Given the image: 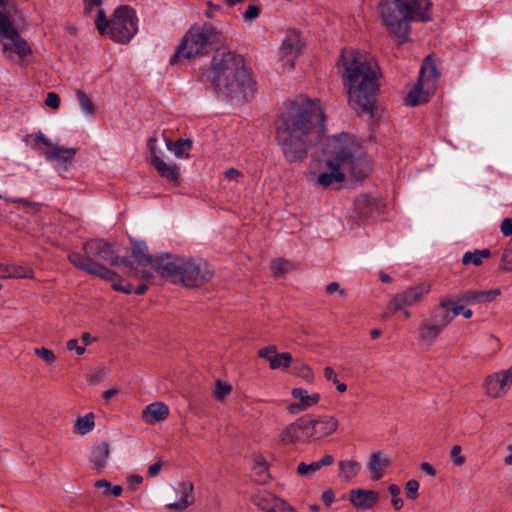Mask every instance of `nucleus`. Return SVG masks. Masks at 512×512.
<instances>
[{
    "mask_svg": "<svg viewBox=\"0 0 512 512\" xmlns=\"http://www.w3.org/2000/svg\"><path fill=\"white\" fill-rule=\"evenodd\" d=\"M325 114L319 99L299 94L284 102L275 121V139L289 163L302 162L324 133Z\"/></svg>",
    "mask_w": 512,
    "mask_h": 512,
    "instance_id": "nucleus-1",
    "label": "nucleus"
},
{
    "mask_svg": "<svg viewBox=\"0 0 512 512\" xmlns=\"http://www.w3.org/2000/svg\"><path fill=\"white\" fill-rule=\"evenodd\" d=\"M204 78L214 92L238 102H248L256 92L252 70L246 65L244 57L236 52H216L209 68L201 75V80Z\"/></svg>",
    "mask_w": 512,
    "mask_h": 512,
    "instance_id": "nucleus-2",
    "label": "nucleus"
},
{
    "mask_svg": "<svg viewBox=\"0 0 512 512\" xmlns=\"http://www.w3.org/2000/svg\"><path fill=\"white\" fill-rule=\"evenodd\" d=\"M339 65L342 79L347 87L349 104L360 112L373 115L378 85V65L366 55L352 49L341 51Z\"/></svg>",
    "mask_w": 512,
    "mask_h": 512,
    "instance_id": "nucleus-3",
    "label": "nucleus"
},
{
    "mask_svg": "<svg viewBox=\"0 0 512 512\" xmlns=\"http://www.w3.org/2000/svg\"><path fill=\"white\" fill-rule=\"evenodd\" d=\"M431 0H393L382 3L379 13L389 33L394 35L399 44L409 41L411 21H430Z\"/></svg>",
    "mask_w": 512,
    "mask_h": 512,
    "instance_id": "nucleus-4",
    "label": "nucleus"
},
{
    "mask_svg": "<svg viewBox=\"0 0 512 512\" xmlns=\"http://www.w3.org/2000/svg\"><path fill=\"white\" fill-rule=\"evenodd\" d=\"M157 272L174 284L188 288H198L209 282L213 271L201 258H185L163 254L157 262Z\"/></svg>",
    "mask_w": 512,
    "mask_h": 512,
    "instance_id": "nucleus-5",
    "label": "nucleus"
},
{
    "mask_svg": "<svg viewBox=\"0 0 512 512\" xmlns=\"http://www.w3.org/2000/svg\"><path fill=\"white\" fill-rule=\"evenodd\" d=\"M83 254L71 252L68 254L69 262L77 269L99 277L107 281H115L119 278L118 274L95 259H100L112 266H117L120 262L118 252L114 247L103 239H90L83 243Z\"/></svg>",
    "mask_w": 512,
    "mask_h": 512,
    "instance_id": "nucleus-6",
    "label": "nucleus"
},
{
    "mask_svg": "<svg viewBox=\"0 0 512 512\" xmlns=\"http://www.w3.org/2000/svg\"><path fill=\"white\" fill-rule=\"evenodd\" d=\"M222 40V33L212 24H194L182 37L169 62L171 65H176L205 56L213 45L221 44Z\"/></svg>",
    "mask_w": 512,
    "mask_h": 512,
    "instance_id": "nucleus-7",
    "label": "nucleus"
},
{
    "mask_svg": "<svg viewBox=\"0 0 512 512\" xmlns=\"http://www.w3.org/2000/svg\"><path fill=\"white\" fill-rule=\"evenodd\" d=\"M138 19L134 9L128 6L116 8L113 18L107 20L103 9L97 10L96 28L100 34L107 33L117 43L127 44L138 32Z\"/></svg>",
    "mask_w": 512,
    "mask_h": 512,
    "instance_id": "nucleus-8",
    "label": "nucleus"
},
{
    "mask_svg": "<svg viewBox=\"0 0 512 512\" xmlns=\"http://www.w3.org/2000/svg\"><path fill=\"white\" fill-rule=\"evenodd\" d=\"M341 154L339 145L323 160H317L311 164L308 180L316 186L328 188L334 183H342L345 180L341 166Z\"/></svg>",
    "mask_w": 512,
    "mask_h": 512,
    "instance_id": "nucleus-9",
    "label": "nucleus"
},
{
    "mask_svg": "<svg viewBox=\"0 0 512 512\" xmlns=\"http://www.w3.org/2000/svg\"><path fill=\"white\" fill-rule=\"evenodd\" d=\"M453 299L449 296H442L439 305L434 308L430 317L422 320L419 326V339L427 344L433 343L444 329L452 322L453 316L449 307Z\"/></svg>",
    "mask_w": 512,
    "mask_h": 512,
    "instance_id": "nucleus-10",
    "label": "nucleus"
},
{
    "mask_svg": "<svg viewBox=\"0 0 512 512\" xmlns=\"http://www.w3.org/2000/svg\"><path fill=\"white\" fill-rule=\"evenodd\" d=\"M439 72L435 61L431 55H428L419 72V78L414 89H412L406 98V103L410 106H417L428 102L436 90Z\"/></svg>",
    "mask_w": 512,
    "mask_h": 512,
    "instance_id": "nucleus-11",
    "label": "nucleus"
},
{
    "mask_svg": "<svg viewBox=\"0 0 512 512\" xmlns=\"http://www.w3.org/2000/svg\"><path fill=\"white\" fill-rule=\"evenodd\" d=\"M341 166L344 176L348 173L356 181L362 182L371 172L372 165L361 148L355 143L339 145Z\"/></svg>",
    "mask_w": 512,
    "mask_h": 512,
    "instance_id": "nucleus-12",
    "label": "nucleus"
},
{
    "mask_svg": "<svg viewBox=\"0 0 512 512\" xmlns=\"http://www.w3.org/2000/svg\"><path fill=\"white\" fill-rule=\"evenodd\" d=\"M0 34L4 52L14 51L20 58H24L32 53L27 41L20 36L9 17L1 11Z\"/></svg>",
    "mask_w": 512,
    "mask_h": 512,
    "instance_id": "nucleus-13",
    "label": "nucleus"
},
{
    "mask_svg": "<svg viewBox=\"0 0 512 512\" xmlns=\"http://www.w3.org/2000/svg\"><path fill=\"white\" fill-rule=\"evenodd\" d=\"M430 291V284L420 283L407 288L405 291L397 293L388 305V309L397 312L404 308L413 306L420 302Z\"/></svg>",
    "mask_w": 512,
    "mask_h": 512,
    "instance_id": "nucleus-14",
    "label": "nucleus"
},
{
    "mask_svg": "<svg viewBox=\"0 0 512 512\" xmlns=\"http://www.w3.org/2000/svg\"><path fill=\"white\" fill-rule=\"evenodd\" d=\"M309 441L314 442L336 431L338 421L332 416L305 417Z\"/></svg>",
    "mask_w": 512,
    "mask_h": 512,
    "instance_id": "nucleus-15",
    "label": "nucleus"
},
{
    "mask_svg": "<svg viewBox=\"0 0 512 512\" xmlns=\"http://www.w3.org/2000/svg\"><path fill=\"white\" fill-rule=\"evenodd\" d=\"M258 356L269 363L272 370H286L293 363L292 354L289 352H278L275 345H268L258 350Z\"/></svg>",
    "mask_w": 512,
    "mask_h": 512,
    "instance_id": "nucleus-16",
    "label": "nucleus"
},
{
    "mask_svg": "<svg viewBox=\"0 0 512 512\" xmlns=\"http://www.w3.org/2000/svg\"><path fill=\"white\" fill-rule=\"evenodd\" d=\"M280 440L283 444H297V443H310L306 418L301 417L297 419L295 422L286 426L281 434Z\"/></svg>",
    "mask_w": 512,
    "mask_h": 512,
    "instance_id": "nucleus-17",
    "label": "nucleus"
},
{
    "mask_svg": "<svg viewBox=\"0 0 512 512\" xmlns=\"http://www.w3.org/2000/svg\"><path fill=\"white\" fill-rule=\"evenodd\" d=\"M291 395L294 398V402L289 404L287 407L291 414H297L305 411L310 407L315 406L320 400V395L318 393H310L304 388H294Z\"/></svg>",
    "mask_w": 512,
    "mask_h": 512,
    "instance_id": "nucleus-18",
    "label": "nucleus"
},
{
    "mask_svg": "<svg viewBox=\"0 0 512 512\" xmlns=\"http://www.w3.org/2000/svg\"><path fill=\"white\" fill-rule=\"evenodd\" d=\"M301 51L300 35L296 31L289 32L283 39L279 49L281 58H286L289 68L294 67V60Z\"/></svg>",
    "mask_w": 512,
    "mask_h": 512,
    "instance_id": "nucleus-19",
    "label": "nucleus"
},
{
    "mask_svg": "<svg viewBox=\"0 0 512 512\" xmlns=\"http://www.w3.org/2000/svg\"><path fill=\"white\" fill-rule=\"evenodd\" d=\"M379 209L380 202L370 195L362 194L355 200L354 214L361 221L370 219Z\"/></svg>",
    "mask_w": 512,
    "mask_h": 512,
    "instance_id": "nucleus-20",
    "label": "nucleus"
},
{
    "mask_svg": "<svg viewBox=\"0 0 512 512\" xmlns=\"http://www.w3.org/2000/svg\"><path fill=\"white\" fill-rule=\"evenodd\" d=\"M193 491L194 485L192 482L184 481L179 483L176 488V492L179 495V500L177 502L167 504L166 507L170 510H185L195 501Z\"/></svg>",
    "mask_w": 512,
    "mask_h": 512,
    "instance_id": "nucleus-21",
    "label": "nucleus"
},
{
    "mask_svg": "<svg viewBox=\"0 0 512 512\" xmlns=\"http://www.w3.org/2000/svg\"><path fill=\"white\" fill-rule=\"evenodd\" d=\"M132 256L136 260L139 269H146L148 266H151L155 271H157V262L161 256L153 257L150 255L148 247L144 242L133 241Z\"/></svg>",
    "mask_w": 512,
    "mask_h": 512,
    "instance_id": "nucleus-22",
    "label": "nucleus"
},
{
    "mask_svg": "<svg viewBox=\"0 0 512 512\" xmlns=\"http://www.w3.org/2000/svg\"><path fill=\"white\" fill-rule=\"evenodd\" d=\"M501 294L500 289L491 290H468L463 292L457 297L458 302H465L467 304L488 303L496 299Z\"/></svg>",
    "mask_w": 512,
    "mask_h": 512,
    "instance_id": "nucleus-23",
    "label": "nucleus"
},
{
    "mask_svg": "<svg viewBox=\"0 0 512 512\" xmlns=\"http://www.w3.org/2000/svg\"><path fill=\"white\" fill-rule=\"evenodd\" d=\"M379 500L378 493L373 490L354 489L349 493V501L360 509H370Z\"/></svg>",
    "mask_w": 512,
    "mask_h": 512,
    "instance_id": "nucleus-24",
    "label": "nucleus"
},
{
    "mask_svg": "<svg viewBox=\"0 0 512 512\" xmlns=\"http://www.w3.org/2000/svg\"><path fill=\"white\" fill-rule=\"evenodd\" d=\"M334 463V457L330 454L323 456L320 460L311 463L300 462L296 467V474L300 477L311 479L321 468Z\"/></svg>",
    "mask_w": 512,
    "mask_h": 512,
    "instance_id": "nucleus-25",
    "label": "nucleus"
},
{
    "mask_svg": "<svg viewBox=\"0 0 512 512\" xmlns=\"http://www.w3.org/2000/svg\"><path fill=\"white\" fill-rule=\"evenodd\" d=\"M152 167L164 179L172 183H178L180 178V167L175 163H167L160 156H155Z\"/></svg>",
    "mask_w": 512,
    "mask_h": 512,
    "instance_id": "nucleus-26",
    "label": "nucleus"
},
{
    "mask_svg": "<svg viewBox=\"0 0 512 512\" xmlns=\"http://www.w3.org/2000/svg\"><path fill=\"white\" fill-rule=\"evenodd\" d=\"M169 415L167 405L162 402H154L147 405L142 411V419L147 424L164 421Z\"/></svg>",
    "mask_w": 512,
    "mask_h": 512,
    "instance_id": "nucleus-27",
    "label": "nucleus"
},
{
    "mask_svg": "<svg viewBox=\"0 0 512 512\" xmlns=\"http://www.w3.org/2000/svg\"><path fill=\"white\" fill-rule=\"evenodd\" d=\"M390 464V460L381 452L371 455L368 469L373 480H379L384 475V469Z\"/></svg>",
    "mask_w": 512,
    "mask_h": 512,
    "instance_id": "nucleus-28",
    "label": "nucleus"
},
{
    "mask_svg": "<svg viewBox=\"0 0 512 512\" xmlns=\"http://www.w3.org/2000/svg\"><path fill=\"white\" fill-rule=\"evenodd\" d=\"M77 153L76 148H63L58 145H55L45 153V158L48 161H58V162H72Z\"/></svg>",
    "mask_w": 512,
    "mask_h": 512,
    "instance_id": "nucleus-29",
    "label": "nucleus"
},
{
    "mask_svg": "<svg viewBox=\"0 0 512 512\" xmlns=\"http://www.w3.org/2000/svg\"><path fill=\"white\" fill-rule=\"evenodd\" d=\"M166 146L177 158H188L192 149V141L190 139H178L175 142L167 140Z\"/></svg>",
    "mask_w": 512,
    "mask_h": 512,
    "instance_id": "nucleus-30",
    "label": "nucleus"
},
{
    "mask_svg": "<svg viewBox=\"0 0 512 512\" xmlns=\"http://www.w3.org/2000/svg\"><path fill=\"white\" fill-rule=\"evenodd\" d=\"M109 455L110 447L107 443H101L97 445L91 454V461L95 468L102 470L106 465V461Z\"/></svg>",
    "mask_w": 512,
    "mask_h": 512,
    "instance_id": "nucleus-31",
    "label": "nucleus"
},
{
    "mask_svg": "<svg viewBox=\"0 0 512 512\" xmlns=\"http://www.w3.org/2000/svg\"><path fill=\"white\" fill-rule=\"evenodd\" d=\"M361 470V464L354 460H343L339 462L340 477L345 481L355 478Z\"/></svg>",
    "mask_w": 512,
    "mask_h": 512,
    "instance_id": "nucleus-32",
    "label": "nucleus"
},
{
    "mask_svg": "<svg viewBox=\"0 0 512 512\" xmlns=\"http://www.w3.org/2000/svg\"><path fill=\"white\" fill-rule=\"evenodd\" d=\"M491 256V251L489 249L482 250H474L468 251L463 255L462 263L464 265L473 264L475 266H480L483 262V259H488Z\"/></svg>",
    "mask_w": 512,
    "mask_h": 512,
    "instance_id": "nucleus-33",
    "label": "nucleus"
},
{
    "mask_svg": "<svg viewBox=\"0 0 512 512\" xmlns=\"http://www.w3.org/2000/svg\"><path fill=\"white\" fill-rule=\"evenodd\" d=\"M95 426L93 413L78 417L74 423L73 430L76 434L85 435L93 430Z\"/></svg>",
    "mask_w": 512,
    "mask_h": 512,
    "instance_id": "nucleus-34",
    "label": "nucleus"
},
{
    "mask_svg": "<svg viewBox=\"0 0 512 512\" xmlns=\"http://www.w3.org/2000/svg\"><path fill=\"white\" fill-rule=\"evenodd\" d=\"M278 498L272 493L260 492L253 497V502L258 508L270 512Z\"/></svg>",
    "mask_w": 512,
    "mask_h": 512,
    "instance_id": "nucleus-35",
    "label": "nucleus"
},
{
    "mask_svg": "<svg viewBox=\"0 0 512 512\" xmlns=\"http://www.w3.org/2000/svg\"><path fill=\"white\" fill-rule=\"evenodd\" d=\"M291 367V372L301 378L303 381L311 383L314 381V375L311 368L300 361H294Z\"/></svg>",
    "mask_w": 512,
    "mask_h": 512,
    "instance_id": "nucleus-36",
    "label": "nucleus"
},
{
    "mask_svg": "<svg viewBox=\"0 0 512 512\" xmlns=\"http://www.w3.org/2000/svg\"><path fill=\"white\" fill-rule=\"evenodd\" d=\"M110 369L105 366L91 368L87 374V381L91 384H97L109 380Z\"/></svg>",
    "mask_w": 512,
    "mask_h": 512,
    "instance_id": "nucleus-37",
    "label": "nucleus"
},
{
    "mask_svg": "<svg viewBox=\"0 0 512 512\" xmlns=\"http://www.w3.org/2000/svg\"><path fill=\"white\" fill-rule=\"evenodd\" d=\"M94 486L97 489H102V495L104 497H107L110 495H112L114 497H119L123 491V489L120 485L112 486L111 483L109 481H107L106 479L97 480L95 482Z\"/></svg>",
    "mask_w": 512,
    "mask_h": 512,
    "instance_id": "nucleus-38",
    "label": "nucleus"
},
{
    "mask_svg": "<svg viewBox=\"0 0 512 512\" xmlns=\"http://www.w3.org/2000/svg\"><path fill=\"white\" fill-rule=\"evenodd\" d=\"M512 383V366L501 372L490 374L485 379V384H509Z\"/></svg>",
    "mask_w": 512,
    "mask_h": 512,
    "instance_id": "nucleus-39",
    "label": "nucleus"
},
{
    "mask_svg": "<svg viewBox=\"0 0 512 512\" xmlns=\"http://www.w3.org/2000/svg\"><path fill=\"white\" fill-rule=\"evenodd\" d=\"M118 265H123L129 269V274L134 277H139L142 279H149L152 277V273L147 269H139L135 267L133 262L129 260L127 257L120 258V262Z\"/></svg>",
    "mask_w": 512,
    "mask_h": 512,
    "instance_id": "nucleus-40",
    "label": "nucleus"
},
{
    "mask_svg": "<svg viewBox=\"0 0 512 512\" xmlns=\"http://www.w3.org/2000/svg\"><path fill=\"white\" fill-rule=\"evenodd\" d=\"M9 278H33L34 272L28 266L8 264Z\"/></svg>",
    "mask_w": 512,
    "mask_h": 512,
    "instance_id": "nucleus-41",
    "label": "nucleus"
},
{
    "mask_svg": "<svg viewBox=\"0 0 512 512\" xmlns=\"http://www.w3.org/2000/svg\"><path fill=\"white\" fill-rule=\"evenodd\" d=\"M76 97L80 104L81 110L85 114L93 116L95 114V106L89 96L82 90H76Z\"/></svg>",
    "mask_w": 512,
    "mask_h": 512,
    "instance_id": "nucleus-42",
    "label": "nucleus"
},
{
    "mask_svg": "<svg viewBox=\"0 0 512 512\" xmlns=\"http://www.w3.org/2000/svg\"><path fill=\"white\" fill-rule=\"evenodd\" d=\"M293 269V264L284 259H276L271 264V270L275 276H281Z\"/></svg>",
    "mask_w": 512,
    "mask_h": 512,
    "instance_id": "nucleus-43",
    "label": "nucleus"
},
{
    "mask_svg": "<svg viewBox=\"0 0 512 512\" xmlns=\"http://www.w3.org/2000/svg\"><path fill=\"white\" fill-rule=\"evenodd\" d=\"M499 269L503 272H512V240L504 249Z\"/></svg>",
    "mask_w": 512,
    "mask_h": 512,
    "instance_id": "nucleus-44",
    "label": "nucleus"
},
{
    "mask_svg": "<svg viewBox=\"0 0 512 512\" xmlns=\"http://www.w3.org/2000/svg\"><path fill=\"white\" fill-rule=\"evenodd\" d=\"M449 312L453 316L463 315L464 318L469 319L473 315V311L470 308H466L464 305L461 304V302H455L453 300V303L449 307Z\"/></svg>",
    "mask_w": 512,
    "mask_h": 512,
    "instance_id": "nucleus-45",
    "label": "nucleus"
},
{
    "mask_svg": "<svg viewBox=\"0 0 512 512\" xmlns=\"http://www.w3.org/2000/svg\"><path fill=\"white\" fill-rule=\"evenodd\" d=\"M388 491L390 492L391 496H392V505L394 507L395 510H400L402 507H403V501L402 499L399 497L400 495V488L398 485L396 484H391L389 487H388Z\"/></svg>",
    "mask_w": 512,
    "mask_h": 512,
    "instance_id": "nucleus-46",
    "label": "nucleus"
},
{
    "mask_svg": "<svg viewBox=\"0 0 512 512\" xmlns=\"http://www.w3.org/2000/svg\"><path fill=\"white\" fill-rule=\"evenodd\" d=\"M450 457L455 466L461 467L465 464L466 458L462 455V448L460 445H454L450 452Z\"/></svg>",
    "mask_w": 512,
    "mask_h": 512,
    "instance_id": "nucleus-47",
    "label": "nucleus"
},
{
    "mask_svg": "<svg viewBox=\"0 0 512 512\" xmlns=\"http://www.w3.org/2000/svg\"><path fill=\"white\" fill-rule=\"evenodd\" d=\"M35 354L47 364H52L56 360L54 352L45 347L35 348Z\"/></svg>",
    "mask_w": 512,
    "mask_h": 512,
    "instance_id": "nucleus-48",
    "label": "nucleus"
},
{
    "mask_svg": "<svg viewBox=\"0 0 512 512\" xmlns=\"http://www.w3.org/2000/svg\"><path fill=\"white\" fill-rule=\"evenodd\" d=\"M419 482L415 479H411L406 483L405 490L406 496L409 499H416L418 496Z\"/></svg>",
    "mask_w": 512,
    "mask_h": 512,
    "instance_id": "nucleus-49",
    "label": "nucleus"
},
{
    "mask_svg": "<svg viewBox=\"0 0 512 512\" xmlns=\"http://www.w3.org/2000/svg\"><path fill=\"white\" fill-rule=\"evenodd\" d=\"M270 512H296L285 500L278 498Z\"/></svg>",
    "mask_w": 512,
    "mask_h": 512,
    "instance_id": "nucleus-50",
    "label": "nucleus"
},
{
    "mask_svg": "<svg viewBox=\"0 0 512 512\" xmlns=\"http://www.w3.org/2000/svg\"><path fill=\"white\" fill-rule=\"evenodd\" d=\"M232 386H215L213 397L218 401H223L230 393Z\"/></svg>",
    "mask_w": 512,
    "mask_h": 512,
    "instance_id": "nucleus-51",
    "label": "nucleus"
},
{
    "mask_svg": "<svg viewBox=\"0 0 512 512\" xmlns=\"http://www.w3.org/2000/svg\"><path fill=\"white\" fill-rule=\"evenodd\" d=\"M485 393L491 398H499L506 394L505 386H485Z\"/></svg>",
    "mask_w": 512,
    "mask_h": 512,
    "instance_id": "nucleus-52",
    "label": "nucleus"
},
{
    "mask_svg": "<svg viewBox=\"0 0 512 512\" xmlns=\"http://www.w3.org/2000/svg\"><path fill=\"white\" fill-rule=\"evenodd\" d=\"M260 8L256 5H249L247 10L243 14L245 21H252L259 16Z\"/></svg>",
    "mask_w": 512,
    "mask_h": 512,
    "instance_id": "nucleus-53",
    "label": "nucleus"
},
{
    "mask_svg": "<svg viewBox=\"0 0 512 512\" xmlns=\"http://www.w3.org/2000/svg\"><path fill=\"white\" fill-rule=\"evenodd\" d=\"M66 348L69 351H75L76 354L79 355V356L84 354V352H85L84 346L80 345L79 341L77 339H75V338L70 339V340L67 341Z\"/></svg>",
    "mask_w": 512,
    "mask_h": 512,
    "instance_id": "nucleus-54",
    "label": "nucleus"
},
{
    "mask_svg": "<svg viewBox=\"0 0 512 512\" xmlns=\"http://www.w3.org/2000/svg\"><path fill=\"white\" fill-rule=\"evenodd\" d=\"M45 104L52 109H57L60 105L59 95L55 92H49L47 94Z\"/></svg>",
    "mask_w": 512,
    "mask_h": 512,
    "instance_id": "nucleus-55",
    "label": "nucleus"
},
{
    "mask_svg": "<svg viewBox=\"0 0 512 512\" xmlns=\"http://www.w3.org/2000/svg\"><path fill=\"white\" fill-rule=\"evenodd\" d=\"M157 139L156 138H149L147 141V147L149 150V163L152 165V162L154 161L155 156H159L157 149H156Z\"/></svg>",
    "mask_w": 512,
    "mask_h": 512,
    "instance_id": "nucleus-56",
    "label": "nucleus"
},
{
    "mask_svg": "<svg viewBox=\"0 0 512 512\" xmlns=\"http://www.w3.org/2000/svg\"><path fill=\"white\" fill-rule=\"evenodd\" d=\"M500 230L504 236L512 237V217L502 220Z\"/></svg>",
    "mask_w": 512,
    "mask_h": 512,
    "instance_id": "nucleus-57",
    "label": "nucleus"
},
{
    "mask_svg": "<svg viewBox=\"0 0 512 512\" xmlns=\"http://www.w3.org/2000/svg\"><path fill=\"white\" fill-rule=\"evenodd\" d=\"M163 465V461H157L156 463L150 465L147 470V475L152 478L158 476L162 470Z\"/></svg>",
    "mask_w": 512,
    "mask_h": 512,
    "instance_id": "nucleus-58",
    "label": "nucleus"
},
{
    "mask_svg": "<svg viewBox=\"0 0 512 512\" xmlns=\"http://www.w3.org/2000/svg\"><path fill=\"white\" fill-rule=\"evenodd\" d=\"M324 378L328 382H333V384H340L337 374L332 367L327 366L324 368Z\"/></svg>",
    "mask_w": 512,
    "mask_h": 512,
    "instance_id": "nucleus-59",
    "label": "nucleus"
},
{
    "mask_svg": "<svg viewBox=\"0 0 512 512\" xmlns=\"http://www.w3.org/2000/svg\"><path fill=\"white\" fill-rule=\"evenodd\" d=\"M224 176L229 180L239 181V179L243 178V173L236 168H229L224 172Z\"/></svg>",
    "mask_w": 512,
    "mask_h": 512,
    "instance_id": "nucleus-60",
    "label": "nucleus"
},
{
    "mask_svg": "<svg viewBox=\"0 0 512 512\" xmlns=\"http://www.w3.org/2000/svg\"><path fill=\"white\" fill-rule=\"evenodd\" d=\"M326 291L329 294H332L334 292H338L341 297L346 296V292L343 289H340V286L337 282H331L327 285Z\"/></svg>",
    "mask_w": 512,
    "mask_h": 512,
    "instance_id": "nucleus-61",
    "label": "nucleus"
},
{
    "mask_svg": "<svg viewBox=\"0 0 512 512\" xmlns=\"http://www.w3.org/2000/svg\"><path fill=\"white\" fill-rule=\"evenodd\" d=\"M132 285L130 283H127L126 285H122L121 283L119 282H114L112 284V289L115 290V291H120V292H123L125 294H130L132 292Z\"/></svg>",
    "mask_w": 512,
    "mask_h": 512,
    "instance_id": "nucleus-62",
    "label": "nucleus"
},
{
    "mask_svg": "<svg viewBox=\"0 0 512 512\" xmlns=\"http://www.w3.org/2000/svg\"><path fill=\"white\" fill-rule=\"evenodd\" d=\"M322 501L327 505L330 506L334 502V493L332 490H326L322 493L321 496Z\"/></svg>",
    "mask_w": 512,
    "mask_h": 512,
    "instance_id": "nucleus-63",
    "label": "nucleus"
},
{
    "mask_svg": "<svg viewBox=\"0 0 512 512\" xmlns=\"http://www.w3.org/2000/svg\"><path fill=\"white\" fill-rule=\"evenodd\" d=\"M420 469L422 471H424L425 473H427L428 475H430V476H435L436 475V470L427 462H423L420 465Z\"/></svg>",
    "mask_w": 512,
    "mask_h": 512,
    "instance_id": "nucleus-64",
    "label": "nucleus"
}]
</instances>
